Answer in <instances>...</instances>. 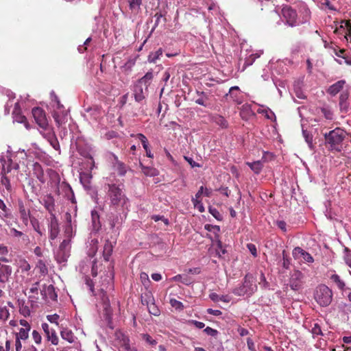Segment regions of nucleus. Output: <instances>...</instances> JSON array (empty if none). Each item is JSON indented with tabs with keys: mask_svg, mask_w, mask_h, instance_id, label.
<instances>
[{
	"mask_svg": "<svg viewBox=\"0 0 351 351\" xmlns=\"http://www.w3.org/2000/svg\"><path fill=\"white\" fill-rule=\"evenodd\" d=\"M41 294L44 298H49L53 301L57 300L58 295L55 287L52 285L45 286L41 291Z\"/></svg>",
	"mask_w": 351,
	"mask_h": 351,
	"instance_id": "6ab92c4d",
	"label": "nucleus"
},
{
	"mask_svg": "<svg viewBox=\"0 0 351 351\" xmlns=\"http://www.w3.org/2000/svg\"><path fill=\"white\" fill-rule=\"evenodd\" d=\"M143 339L149 343V345L154 346L157 344L156 340L154 339L149 335L148 334H143Z\"/></svg>",
	"mask_w": 351,
	"mask_h": 351,
	"instance_id": "5fc2aeb1",
	"label": "nucleus"
},
{
	"mask_svg": "<svg viewBox=\"0 0 351 351\" xmlns=\"http://www.w3.org/2000/svg\"><path fill=\"white\" fill-rule=\"evenodd\" d=\"M92 176L90 173H81L80 176V182L84 184V186H86V184L90 183V180L91 179Z\"/></svg>",
	"mask_w": 351,
	"mask_h": 351,
	"instance_id": "79ce46f5",
	"label": "nucleus"
},
{
	"mask_svg": "<svg viewBox=\"0 0 351 351\" xmlns=\"http://www.w3.org/2000/svg\"><path fill=\"white\" fill-rule=\"evenodd\" d=\"M246 165L254 171V173L258 174L262 171L263 165L261 160L252 162H247Z\"/></svg>",
	"mask_w": 351,
	"mask_h": 351,
	"instance_id": "a878e982",
	"label": "nucleus"
},
{
	"mask_svg": "<svg viewBox=\"0 0 351 351\" xmlns=\"http://www.w3.org/2000/svg\"><path fill=\"white\" fill-rule=\"evenodd\" d=\"M29 328H21L19 330V332L16 334V338L19 339L25 340L28 338L29 335L28 332L29 331Z\"/></svg>",
	"mask_w": 351,
	"mask_h": 351,
	"instance_id": "c03bdc74",
	"label": "nucleus"
},
{
	"mask_svg": "<svg viewBox=\"0 0 351 351\" xmlns=\"http://www.w3.org/2000/svg\"><path fill=\"white\" fill-rule=\"evenodd\" d=\"M213 121L217 125L222 128H226L228 127V122L225 118L221 115H215L213 117Z\"/></svg>",
	"mask_w": 351,
	"mask_h": 351,
	"instance_id": "2f4dec72",
	"label": "nucleus"
},
{
	"mask_svg": "<svg viewBox=\"0 0 351 351\" xmlns=\"http://www.w3.org/2000/svg\"><path fill=\"white\" fill-rule=\"evenodd\" d=\"M128 2L129 3L130 9L132 11H137L140 9L142 0H128Z\"/></svg>",
	"mask_w": 351,
	"mask_h": 351,
	"instance_id": "58836bf2",
	"label": "nucleus"
},
{
	"mask_svg": "<svg viewBox=\"0 0 351 351\" xmlns=\"http://www.w3.org/2000/svg\"><path fill=\"white\" fill-rule=\"evenodd\" d=\"M302 19L301 20H300V24H304L308 21H309V20L311 19L310 10L307 7L304 6L302 10Z\"/></svg>",
	"mask_w": 351,
	"mask_h": 351,
	"instance_id": "c9c22d12",
	"label": "nucleus"
},
{
	"mask_svg": "<svg viewBox=\"0 0 351 351\" xmlns=\"http://www.w3.org/2000/svg\"><path fill=\"white\" fill-rule=\"evenodd\" d=\"M59 317H60V316L56 313L53 314V315H48L47 316V319L49 322L56 324V325H58V320Z\"/></svg>",
	"mask_w": 351,
	"mask_h": 351,
	"instance_id": "e2e57ef3",
	"label": "nucleus"
},
{
	"mask_svg": "<svg viewBox=\"0 0 351 351\" xmlns=\"http://www.w3.org/2000/svg\"><path fill=\"white\" fill-rule=\"evenodd\" d=\"M239 94V88L238 86H232L230 88L229 93L226 95V99L228 97L232 99L233 101L238 104H241V101L239 99L238 95Z\"/></svg>",
	"mask_w": 351,
	"mask_h": 351,
	"instance_id": "5701e85b",
	"label": "nucleus"
},
{
	"mask_svg": "<svg viewBox=\"0 0 351 351\" xmlns=\"http://www.w3.org/2000/svg\"><path fill=\"white\" fill-rule=\"evenodd\" d=\"M1 217H8L10 215V210L6 206L4 202L0 199Z\"/></svg>",
	"mask_w": 351,
	"mask_h": 351,
	"instance_id": "e433bc0d",
	"label": "nucleus"
},
{
	"mask_svg": "<svg viewBox=\"0 0 351 351\" xmlns=\"http://www.w3.org/2000/svg\"><path fill=\"white\" fill-rule=\"evenodd\" d=\"M51 100L54 103L53 104V107H54V110H64V106L60 103L58 96L55 94V93L53 91H52L51 93Z\"/></svg>",
	"mask_w": 351,
	"mask_h": 351,
	"instance_id": "c756f323",
	"label": "nucleus"
},
{
	"mask_svg": "<svg viewBox=\"0 0 351 351\" xmlns=\"http://www.w3.org/2000/svg\"><path fill=\"white\" fill-rule=\"evenodd\" d=\"M303 136L311 149L313 148V136L306 130H302Z\"/></svg>",
	"mask_w": 351,
	"mask_h": 351,
	"instance_id": "ea45409f",
	"label": "nucleus"
},
{
	"mask_svg": "<svg viewBox=\"0 0 351 351\" xmlns=\"http://www.w3.org/2000/svg\"><path fill=\"white\" fill-rule=\"evenodd\" d=\"M173 279L175 281H180L186 285H189L191 283V281L189 278V277L187 276H184V275L178 274L176 276H174Z\"/></svg>",
	"mask_w": 351,
	"mask_h": 351,
	"instance_id": "37998d69",
	"label": "nucleus"
},
{
	"mask_svg": "<svg viewBox=\"0 0 351 351\" xmlns=\"http://www.w3.org/2000/svg\"><path fill=\"white\" fill-rule=\"evenodd\" d=\"M314 298L321 306H328L332 302V290L325 285H319L315 290Z\"/></svg>",
	"mask_w": 351,
	"mask_h": 351,
	"instance_id": "20e7f679",
	"label": "nucleus"
},
{
	"mask_svg": "<svg viewBox=\"0 0 351 351\" xmlns=\"http://www.w3.org/2000/svg\"><path fill=\"white\" fill-rule=\"evenodd\" d=\"M49 142L50 145L54 148V149L60 151V147L59 145V142L55 136L53 135L51 137H49Z\"/></svg>",
	"mask_w": 351,
	"mask_h": 351,
	"instance_id": "8fccbe9b",
	"label": "nucleus"
},
{
	"mask_svg": "<svg viewBox=\"0 0 351 351\" xmlns=\"http://www.w3.org/2000/svg\"><path fill=\"white\" fill-rule=\"evenodd\" d=\"M114 158V160H116V162L114 164V167H116L117 172L119 175L120 176H124L126 173V169L124 164L120 161L118 160V158L116 156H113Z\"/></svg>",
	"mask_w": 351,
	"mask_h": 351,
	"instance_id": "f704fd0d",
	"label": "nucleus"
},
{
	"mask_svg": "<svg viewBox=\"0 0 351 351\" xmlns=\"http://www.w3.org/2000/svg\"><path fill=\"white\" fill-rule=\"evenodd\" d=\"M281 14L285 23L289 26L293 27L300 25L296 10L291 6H284L281 10Z\"/></svg>",
	"mask_w": 351,
	"mask_h": 351,
	"instance_id": "39448f33",
	"label": "nucleus"
},
{
	"mask_svg": "<svg viewBox=\"0 0 351 351\" xmlns=\"http://www.w3.org/2000/svg\"><path fill=\"white\" fill-rule=\"evenodd\" d=\"M345 84H346L345 80H339L337 82H335V84L330 85L328 88L326 92L330 95L334 97L343 89Z\"/></svg>",
	"mask_w": 351,
	"mask_h": 351,
	"instance_id": "a211bd4d",
	"label": "nucleus"
},
{
	"mask_svg": "<svg viewBox=\"0 0 351 351\" xmlns=\"http://www.w3.org/2000/svg\"><path fill=\"white\" fill-rule=\"evenodd\" d=\"M60 328V336L64 339L67 341L69 343H73L77 339V337L74 335L71 330L66 327Z\"/></svg>",
	"mask_w": 351,
	"mask_h": 351,
	"instance_id": "aec40b11",
	"label": "nucleus"
},
{
	"mask_svg": "<svg viewBox=\"0 0 351 351\" xmlns=\"http://www.w3.org/2000/svg\"><path fill=\"white\" fill-rule=\"evenodd\" d=\"M257 290V286L252 278L246 275L242 284L234 288L232 293L238 296H251Z\"/></svg>",
	"mask_w": 351,
	"mask_h": 351,
	"instance_id": "f03ea898",
	"label": "nucleus"
},
{
	"mask_svg": "<svg viewBox=\"0 0 351 351\" xmlns=\"http://www.w3.org/2000/svg\"><path fill=\"white\" fill-rule=\"evenodd\" d=\"M108 195L110 197L111 204L114 206L121 205L126 206L128 199L123 193L121 189L114 184H108Z\"/></svg>",
	"mask_w": 351,
	"mask_h": 351,
	"instance_id": "7ed1b4c3",
	"label": "nucleus"
},
{
	"mask_svg": "<svg viewBox=\"0 0 351 351\" xmlns=\"http://www.w3.org/2000/svg\"><path fill=\"white\" fill-rule=\"evenodd\" d=\"M113 250L112 244L110 241H106L104 246V250H103V256L106 261H108L109 258L112 254Z\"/></svg>",
	"mask_w": 351,
	"mask_h": 351,
	"instance_id": "393cba45",
	"label": "nucleus"
},
{
	"mask_svg": "<svg viewBox=\"0 0 351 351\" xmlns=\"http://www.w3.org/2000/svg\"><path fill=\"white\" fill-rule=\"evenodd\" d=\"M170 304L172 307L175 308L177 310H182L184 308L183 304L176 299H171Z\"/></svg>",
	"mask_w": 351,
	"mask_h": 351,
	"instance_id": "864d4df0",
	"label": "nucleus"
},
{
	"mask_svg": "<svg viewBox=\"0 0 351 351\" xmlns=\"http://www.w3.org/2000/svg\"><path fill=\"white\" fill-rule=\"evenodd\" d=\"M140 165L141 167L143 173L147 176L154 177L159 174L158 171L154 167H145V166L143 165V164H141V163Z\"/></svg>",
	"mask_w": 351,
	"mask_h": 351,
	"instance_id": "bb28decb",
	"label": "nucleus"
},
{
	"mask_svg": "<svg viewBox=\"0 0 351 351\" xmlns=\"http://www.w3.org/2000/svg\"><path fill=\"white\" fill-rule=\"evenodd\" d=\"M30 223L34 231H36L40 236L44 235V232L41 230L40 223L37 219L32 217L30 219Z\"/></svg>",
	"mask_w": 351,
	"mask_h": 351,
	"instance_id": "72a5a7b5",
	"label": "nucleus"
},
{
	"mask_svg": "<svg viewBox=\"0 0 351 351\" xmlns=\"http://www.w3.org/2000/svg\"><path fill=\"white\" fill-rule=\"evenodd\" d=\"M247 249L249 250V251L250 252V253L252 254V256L254 257H256L257 256V250H256V247L254 244L253 243H248L247 245Z\"/></svg>",
	"mask_w": 351,
	"mask_h": 351,
	"instance_id": "338daca9",
	"label": "nucleus"
},
{
	"mask_svg": "<svg viewBox=\"0 0 351 351\" xmlns=\"http://www.w3.org/2000/svg\"><path fill=\"white\" fill-rule=\"evenodd\" d=\"M52 115L58 126H60L67 121V112L65 110H53Z\"/></svg>",
	"mask_w": 351,
	"mask_h": 351,
	"instance_id": "f3484780",
	"label": "nucleus"
},
{
	"mask_svg": "<svg viewBox=\"0 0 351 351\" xmlns=\"http://www.w3.org/2000/svg\"><path fill=\"white\" fill-rule=\"evenodd\" d=\"M65 225H76L75 220L73 221L71 213L66 212L64 215Z\"/></svg>",
	"mask_w": 351,
	"mask_h": 351,
	"instance_id": "680f3d73",
	"label": "nucleus"
},
{
	"mask_svg": "<svg viewBox=\"0 0 351 351\" xmlns=\"http://www.w3.org/2000/svg\"><path fill=\"white\" fill-rule=\"evenodd\" d=\"M136 62L135 58H130L128 61L122 66V69L125 72H129L132 70V68L134 66Z\"/></svg>",
	"mask_w": 351,
	"mask_h": 351,
	"instance_id": "a19ab883",
	"label": "nucleus"
},
{
	"mask_svg": "<svg viewBox=\"0 0 351 351\" xmlns=\"http://www.w3.org/2000/svg\"><path fill=\"white\" fill-rule=\"evenodd\" d=\"M42 328L45 332L47 339L51 341L53 345H58L59 339L56 330L53 328H50L49 326L47 323L42 324Z\"/></svg>",
	"mask_w": 351,
	"mask_h": 351,
	"instance_id": "9b49d317",
	"label": "nucleus"
},
{
	"mask_svg": "<svg viewBox=\"0 0 351 351\" xmlns=\"http://www.w3.org/2000/svg\"><path fill=\"white\" fill-rule=\"evenodd\" d=\"M330 279L337 284L338 288L343 290L346 286L344 282L341 280L340 276L337 274H332Z\"/></svg>",
	"mask_w": 351,
	"mask_h": 351,
	"instance_id": "4c0bfd02",
	"label": "nucleus"
},
{
	"mask_svg": "<svg viewBox=\"0 0 351 351\" xmlns=\"http://www.w3.org/2000/svg\"><path fill=\"white\" fill-rule=\"evenodd\" d=\"M301 257L308 263H313L314 261L313 256L309 253L304 250V252H302Z\"/></svg>",
	"mask_w": 351,
	"mask_h": 351,
	"instance_id": "69168bd1",
	"label": "nucleus"
},
{
	"mask_svg": "<svg viewBox=\"0 0 351 351\" xmlns=\"http://www.w3.org/2000/svg\"><path fill=\"white\" fill-rule=\"evenodd\" d=\"M204 228L208 232H214L215 234H217L220 231L219 226L215 225L206 224L204 226Z\"/></svg>",
	"mask_w": 351,
	"mask_h": 351,
	"instance_id": "603ef678",
	"label": "nucleus"
},
{
	"mask_svg": "<svg viewBox=\"0 0 351 351\" xmlns=\"http://www.w3.org/2000/svg\"><path fill=\"white\" fill-rule=\"evenodd\" d=\"M49 238L55 240L60 233V224L56 215H51L47 218Z\"/></svg>",
	"mask_w": 351,
	"mask_h": 351,
	"instance_id": "0eeeda50",
	"label": "nucleus"
},
{
	"mask_svg": "<svg viewBox=\"0 0 351 351\" xmlns=\"http://www.w3.org/2000/svg\"><path fill=\"white\" fill-rule=\"evenodd\" d=\"M97 243H98V241L95 239H92L90 241V245H92V247L91 249L90 250V252H89L88 254L90 256L91 254H92V256H93L95 252H97Z\"/></svg>",
	"mask_w": 351,
	"mask_h": 351,
	"instance_id": "052dcab7",
	"label": "nucleus"
},
{
	"mask_svg": "<svg viewBox=\"0 0 351 351\" xmlns=\"http://www.w3.org/2000/svg\"><path fill=\"white\" fill-rule=\"evenodd\" d=\"M162 51L161 49L156 51L154 53H151L148 57V60L150 62H155L157 59L162 55Z\"/></svg>",
	"mask_w": 351,
	"mask_h": 351,
	"instance_id": "3c124183",
	"label": "nucleus"
},
{
	"mask_svg": "<svg viewBox=\"0 0 351 351\" xmlns=\"http://www.w3.org/2000/svg\"><path fill=\"white\" fill-rule=\"evenodd\" d=\"M12 117L14 121L19 123H24L25 127L27 130L30 128L26 117L21 114V108L18 102L14 105V108L12 112Z\"/></svg>",
	"mask_w": 351,
	"mask_h": 351,
	"instance_id": "f8f14e48",
	"label": "nucleus"
},
{
	"mask_svg": "<svg viewBox=\"0 0 351 351\" xmlns=\"http://www.w3.org/2000/svg\"><path fill=\"white\" fill-rule=\"evenodd\" d=\"M343 258L346 265L351 268V251L348 247L344 249Z\"/></svg>",
	"mask_w": 351,
	"mask_h": 351,
	"instance_id": "de8ad7c7",
	"label": "nucleus"
},
{
	"mask_svg": "<svg viewBox=\"0 0 351 351\" xmlns=\"http://www.w3.org/2000/svg\"><path fill=\"white\" fill-rule=\"evenodd\" d=\"M91 221L93 230L95 232L99 231L101 225L99 220V215L97 210H93L91 211Z\"/></svg>",
	"mask_w": 351,
	"mask_h": 351,
	"instance_id": "b1692460",
	"label": "nucleus"
},
{
	"mask_svg": "<svg viewBox=\"0 0 351 351\" xmlns=\"http://www.w3.org/2000/svg\"><path fill=\"white\" fill-rule=\"evenodd\" d=\"M241 116L243 119H247L251 114H252V110L250 104H245L242 106L240 112Z\"/></svg>",
	"mask_w": 351,
	"mask_h": 351,
	"instance_id": "473e14b6",
	"label": "nucleus"
},
{
	"mask_svg": "<svg viewBox=\"0 0 351 351\" xmlns=\"http://www.w3.org/2000/svg\"><path fill=\"white\" fill-rule=\"evenodd\" d=\"M76 225H65L64 226V234L65 237L71 241V239L75 234Z\"/></svg>",
	"mask_w": 351,
	"mask_h": 351,
	"instance_id": "c85d7f7f",
	"label": "nucleus"
},
{
	"mask_svg": "<svg viewBox=\"0 0 351 351\" xmlns=\"http://www.w3.org/2000/svg\"><path fill=\"white\" fill-rule=\"evenodd\" d=\"M154 77L152 71H148L143 77L137 81V83L145 87V90L147 91V88L150 85Z\"/></svg>",
	"mask_w": 351,
	"mask_h": 351,
	"instance_id": "4be33fe9",
	"label": "nucleus"
},
{
	"mask_svg": "<svg viewBox=\"0 0 351 351\" xmlns=\"http://www.w3.org/2000/svg\"><path fill=\"white\" fill-rule=\"evenodd\" d=\"M348 97L349 93L348 91H343L339 95V106L342 113H347L349 110Z\"/></svg>",
	"mask_w": 351,
	"mask_h": 351,
	"instance_id": "ddd939ff",
	"label": "nucleus"
},
{
	"mask_svg": "<svg viewBox=\"0 0 351 351\" xmlns=\"http://www.w3.org/2000/svg\"><path fill=\"white\" fill-rule=\"evenodd\" d=\"M1 183L3 186H5V189L8 191H10L11 190L10 182V180L8 179V178L6 176L2 175L1 178Z\"/></svg>",
	"mask_w": 351,
	"mask_h": 351,
	"instance_id": "6e6d98bb",
	"label": "nucleus"
},
{
	"mask_svg": "<svg viewBox=\"0 0 351 351\" xmlns=\"http://www.w3.org/2000/svg\"><path fill=\"white\" fill-rule=\"evenodd\" d=\"M32 337H33V339L34 340L35 343H36L38 344L41 343L42 337L38 331L33 330Z\"/></svg>",
	"mask_w": 351,
	"mask_h": 351,
	"instance_id": "774afa93",
	"label": "nucleus"
},
{
	"mask_svg": "<svg viewBox=\"0 0 351 351\" xmlns=\"http://www.w3.org/2000/svg\"><path fill=\"white\" fill-rule=\"evenodd\" d=\"M208 211L217 220H222L223 217L217 208L212 206H209Z\"/></svg>",
	"mask_w": 351,
	"mask_h": 351,
	"instance_id": "49530a36",
	"label": "nucleus"
},
{
	"mask_svg": "<svg viewBox=\"0 0 351 351\" xmlns=\"http://www.w3.org/2000/svg\"><path fill=\"white\" fill-rule=\"evenodd\" d=\"M19 210L20 219H21L23 224L25 226H27L29 223V221H30V219L32 218L30 210L25 208L23 202L19 203Z\"/></svg>",
	"mask_w": 351,
	"mask_h": 351,
	"instance_id": "4468645a",
	"label": "nucleus"
},
{
	"mask_svg": "<svg viewBox=\"0 0 351 351\" xmlns=\"http://www.w3.org/2000/svg\"><path fill=\"white\" fill-rule=\"evenodd\" d=\"M133 92L135 101L141 102L145 98L147 91L145 90V87L136 82L134 86Z\"/></svg>",
	"mask_w": 351,
	"mask_h": 351,
	"instance_id": "dca6fc26",
	"label": "nucleus"
},
{
	"mask_svg": "<svg viewBox=\"0 0 351 351\" xmlns=\"http://www.w3.org/2000/svg\"><path fill=\"white\" fill-rule=\"evenodd\" d=\"M70 256V241L64 239L55 253L56 261L62 265H65Z\"/></svg>",
	"mask_w": 351,
	"mask_h": 351,
	"instance_id": "423d86ee",
	"label": "nucleus"
},
{
	"mask_svg": "<svg viewBox=\"0 0 351 351\" xmlns=\"http://www.w3.org/2000/svg\"><path fill=\"white\" fill-rule=\"evenodd\" d=\"M209 298L213 302L222 301L224 302H229L230 301V298L228 295L219 296L216 293H211L209 295Z\"/></svg>",
	"mask_w": 351,
	"mask_h": 351,
	"instance_id": "7c9ffc66",
	"label": "nucleus"
},
{
	"mask_svg": "<svg viewBox=\"0 0 351 351\" xmlns=\"http://www.w3.org/2000/svg\"><path fill=\"white\" fill-rule=\"evenodd\" d=\"M322 112L326 119L332 120L333 119V113L328 108H322Z\"/></svg>",
	"mask_w": 351,
	"mask_h": 351,
	"instance_id": "13d9d810",
	"label": "nucleus"
},
{
	"mask_svg": "<svg viewBox=\"0 0 351 351\" xmlns=\"http://www.w3.org/2000/svg\"><path fill=\"white\" fill-rule=\"evenodd\" d=\"M154 17L156 18L155 23L154 25V29H155L160 23L161 22V20H162L163 23L165 24L166 23V19L164 17L163 14H162L160 12H156L154 14Z\"/></svg>",
	"mask_w": 351,
	"mask_h": 351,
	"instance_id": "09e8293b",
	"label": "nucleus"
},
{
	"mask_svg": "<svg viewBox=\"0 0 351 351\" xmlns=\"http://www.w3.org/2000/svg\"><path fill=\"white\" fill-rule=\"evenodd\" d=\"M33 173L36 177V178L41 182L45 183L46 180L45 177V173L41 165L38 162H34L33 164Z\"/></svg>",
	"mask_w": 351,
	"mask_h": 351,
	"instance_id": "412c9836",
	"label": "nucleus"
},
{
	"mask_svg": "<svg viewBox=\"0 0 351 351\" xmlns=\"http://www.w3.org/2000/svg\"><path fill=\"white\" fill-rule=\"evenodd\" d=\"M11 235L15 238H21L22 241L24 243H28L29 241V237L24 234L23 232L17 230L15 228L10 229Z\"/></svg>",
	"mask_w": 351,
	"mask_h": 351,
	"instance_id": "cd10ccee",
	"label": "nucleus"
},
{
	"mask_svg": "<svg viewBox=\"0 0 351 351\" xmlns=\"http://www.w3.org/2000/svg\"><path fill=\"white\" fill-rule=\"evenodd\" d=\"M148 311L149 313L158 316L160 315V310L158 308V307L155 305L154 303L151 304L148 306Z\"/></svg>",
	"mask_w": 351,
	"mask_h": 351,
	"instance_id": "4d7b16f0",
	"label": "nucleus"
},
{
	"mask_svg": "<svg viewBox=\"0 0 351 351\" xmlns=\"http://www.w3.org/2000/svg\"><path fill=\"white\" fill-rule=\"evenodd\" d=\"M0 261L8 262V260L5 257L0 258ZM12 273V268L10 265H3L0 263V283L5 285L9 282Z\"/></svg>",
	"mask_w": 351,
	"mask_h": 351,
	"instance_id": "1a4fd4ad",
	"label": "nucleus"
},
{
	"mask_svg": "<svg viewBox=\"0 0 351 351\" xmlns=\"http://www.w3.org/2000/svg\"><path fill=\"white\" fill-rule=\"evenodd\" d=\"M36 123L43 129L48 126V121L45 111L40 107H35L32 110Z\"/></svg>",
	"mask_w": 351,
	"mask_h": 351,
	"instance_id": "6e6552de",
	"label": "nucleus"
},
{
	"mask_svg": "<svg viewBox=\"0 0 351 351\" xmlns=\"http://www.w3.org/2000/svg\"><path fill=\"white\" fill-rule=\"evenodd\" d=\"M204 332H206L208 335H210V336H212V337H216L219 332L214 329V328H212L209 326H207L204 330Z\"/></svg>",
	"mask_w": 351,
	"mask_h": 351,
	"instance_id": "0e129e2a",
	"label": "nucleus"
},
{
	"mask_svg": "<svg viewBox=\"0 0 351 351\" xmlns=\"http://www.w3.org/2000/svg\"><path fill=\"white\" fill-rule=\"evenodd\" d=\"M304 275L300 271H295L289 279V287L293 291H299L302 288Z\"/></svg>",
	"mask_w": 351,
	"mask_h": 351,
	"instance_id": "9d476101",
	"label": "nucleus"
},
{
	"mask_svg": "<svg viewBox=\"0 0 351 351\" xmlns=\"http://www.w3.org/2000/svg\"><path fill=\"white\" fill-rule=\"evenodd\" d=\"M326 144L330 150L340 152L343 148V141L346 137V132L339 128H337L324 134Z\"/></svg>",
	"mask_w": 351,
	"mask_h": 351,
	"instance_id": "f257e3e1",
	"label": "nucleus"
},
{
	"mask_svg": "<svg viewBox=\"0 0 351 351\" xmlns=\"http://www.w3.org/2000/svg\"><path fill=\"white\" fill-rule=\"evenodd\" d=\"M43 205L46 208V210L49 212V216L51 215H55L54 210H55V200L53 197L49 194L46 195L43 199Z\"/></svg>",
	"mask_w": 351,
	"mask_h": 351,
	"instance_id": "2eb2a0df",
	"label": "nucleus"
},
{
	"mask_svg": "<svg viewBox=\"0 0 351 351\" xmlns=\"http://www.w3.org/2000/svg\"><path fill=\"white\" fill-rule=\"evenodd\" d=\"M135 136L136 137L137 139H138L141 143H142V145L143 147V148L145 149H149V143H148V141H147V138H146V136L143 134H137L136 135H135Z\"/></svg>",
	"mask_w": 351,
	"mask_h": 351,
	"instance_id": "a18cd8bd",
	"label": "nucleus"
},
{
	"mask_svg": "<svg viewBox=\"0 0 351 351\" xmlns=\"http://www.w3.org/2000/svg\"><path fill=\"white\" fill-rule=\"evenodd\" d=\"M192 203L194 207L197 208L200 213L204 212L205 208L202 202V200H192Z\"/></svg>",
	"mask_w": 351,
	"mask_h": 351,
	"instance_id": "bf43d9fd",
	"label": "nucleus"
}]
</instances>
